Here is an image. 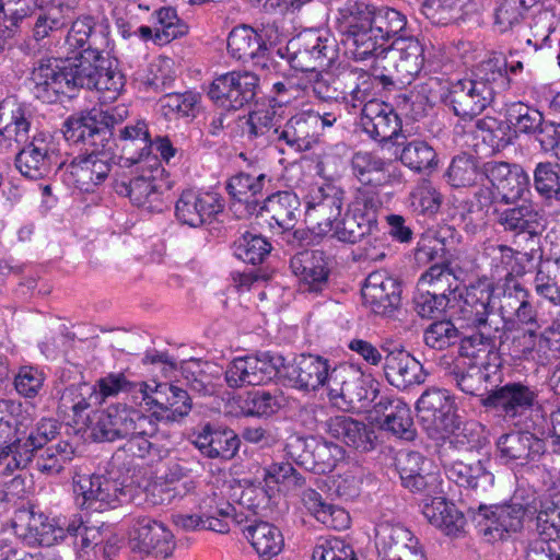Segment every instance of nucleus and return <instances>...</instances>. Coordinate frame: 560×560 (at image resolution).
<instances>
[{
  "label": "nucleus",
  "mask_w": 560,
  "mask_h": 560,
  "mask_svg": "<svg viewBox=\"0 0 560 560\" xmlns=\"http://www.w3.org/2000/svg\"><path fill=\"white\" fill-rule=\"evenodd\" d=\"M330 262L322 249L304 248L291 258L290 267L301 278L303 292L320 293L327 287Z\"/></svg>",
  "instance_id": "obj_25"
},
{
  "label": "nucleus",
  "mask_w": 560,
  "mask_h": 560,
  "mask_svg": "<svg viewBox=\"0 0 560 560\" xmlns=\"http://www.w3.org/2000/svg\"><path fill=\"white\" fill-rule=\"evenodd\" d=\"M416 409L429 434L448 433L456 425L454 400L446 389L428 388L418 399Z\"/></svg>",
  "instance_id": "obj_16"
},
{
  "label": "nucleus",
  "mask_w": 560,
  "mask_h": 560,
  "mask_svg": "<svg viewBox=\"0 0 560 560\" xmlns=\"http://www.w3.org/2000/svg\"><path fill=\"white\" fill-rule=\"evenodd\" d=\"M191 443L207 458L231 460L238 452L241 441L230 428L205 423L190 434Z\"/></svg>",
  "instance_id": "obj_22"
},
{
  "label": "nucleus",
  "mask_w": 560,
  "mask_h": 560,
  "mask_svg": "<svg viewBox=\"0 0 560 560\" xmlns=\"http://www.w3.org/2000/svg\"><path fill=\"white\" fill-rule=\"evenodd\" d=\"M223 207L217 192L186 189L175 205V214L182 223L196 228L211 221Z\"/></svg>",
  "instance_id": "obj_23"
},
{
  "label": "nucleus",
  "mask_w": 560,
  "mask_h": 560,
  "mask_svg": "<svg viewBox=\"0 0 560 560\" xmlns=\"http://www.w3.org/2000/svg\"><path fill=\"white\" fill-rule=\"evenodd\" d=\"M121 119V115L117 118L108 110H92L72 115L65 121L66 140L80 147L69 170L81 190H93L108 177L118 148L113 128Z\"/></svg>",
  "instance_id": "obj_1"
},
{
  "label": "nucleus",
  "mask_w": 560,
  "mask_h": 560,
  "mask_svg": "<svg viewBox=\"0 0 560 560\" xmlns=\"http://www.w3.org/2000/svg\"><path fill=\"white\" fill-rule=\"evenodd\" d=\"M228 50L237 60L248 61L264 57L268 50L262 33L250 26L234 27L228 37Z\"/></svg>",
  "instance_id": "obj_36"
},
{
  "label": "nucleus",
  "mask_w": 560,
  "mask_h": 560,
  "mask_svg": "<svg viewBox=\"0 0 560 560\" xmlns=\"http://www.w3.org/2000/svg\"><path fill=\"white\" fill-rule=\"evenodd\" d=\"M151 23L155 36L159 38L163 35L166 39H175L188 33V25L178 16L173 7H161L154 10Z\"/></svg>",
  "instance_id": "obj_57"
},
{
  "label": "nucleus",
  "mask_w": 560,
  "mask_h": 560,
  "mask_svg": "<svg viewBox=\"0 0 560 560\" xmlns=\"http://www.w3.org/2000/svg\"><path fill=\"white\" fill-rule=\"evenodd\" d=\"M131 488L106 475H79L73 477V493L79 509L104 512L115 509L131 498Z\"/></svg>",
  "instance_id": "obj_10"
},
{
  "label": "nucleus",
  "mask_w": 560,
  "mask_h": 560,
  "mask_svg": "<svg viewBox=\"0 0 560 560\" xmlns=\"http://www.w3.org/2000/svg\"><path fill=\"white\" fill-rule=\"evenodd\" d=\"M373 30L380 39L385 44L393 37L402 32L407 25L406 16L398 10L382 7H375L372 20Z\"/></svg>",
  "instance_id": "obj_56"
},
{
  "label": "nucleus",
  "mask_w": 560,
  "mask_h": 560,
  "mask_svg": "<svg viewBox=\"0 0 560 560\" xmlns=\"http://www.w3.org/2000/svg\"><path fill=\"white\" fill-rule=\"evenodd\" d=\"M361 126L363 130L378 142L394 140V144H401L399 139L401 120L394 108L378 100L365 101L361 110Z\"/></svg>",
  "instance_id": "obj_20"
},
{
  "label": "nucleus",
  "mask_w": 560,
  "mask_h": 560,
  "mask_svg": "<svg viewBox=\"0 0 560 560\" xmlns=\"http://www.w3.org/2000/svg\"><path fill=\"white\" fill-rule=\"evenodd\" d=\"M244 533L261 560H270L279 555L284 546L280 529L268 522L260 521L247 525Z\"/></svg>",
  "instance_id": "obj_41"
},
{
  "label": "nucleus",
  "mask_w": 560,
  "mask_h": 560,
  "mask_svg": "<svg viewBox=\"0 0 560 560\" xmlns=\"http://www.w3.org/2000/svg\"><path fill=\"white\" fill-rule=\"evenodd\" d=\"M375 546L381 560L424 553L418 538L407 527L387 522L376 526Z\"/></svg>",
  "instance_id": "obj_26"
},
{
  "label": "nucleus",
  "mask_w": 560,
  "mask_h": 560,
  "mask_svg": "<svg viewBox=\"0 0 560 560\" xmlns=\"http://www.w3.org/2000/svg\"><path fill=\"white\" fill-rule=\"evenodd\" d=\"M119 141L121 143L122 153H129V144H137L136 152L127 156V161L132 164L140 162L144 156L150 154L151 139L148 127L143 121L120 129Z\"/></svg>",
  "instance_id": "obj_54"
},
{
  "label": "nucleus",
  "mask_w": 560,
  "mask_h": 560,
  "mask_svg": "<svg viewBox=\"0 0 560 560\" xmlns=\"http://www.w3.org/2000/svg\"><path fill=\"white\" fill-rule=\"evenodd\" d=\"M536 351L542 364H551L560 360V313L538 336Z\"/></svg>",
  "instance_id": "obj_64"
},
{
  "label": "nucleus",
  "mask_w": 560,
  "mask_h": 560,
  "mask_svg": "<svg viewBox=\"0 0 560 560\" xmlns=\"http://www.w3.org/2000/svg\"><path fill=\"white\" fill-rule=\"evenodd\" d=\"M302 502L307 511L325 526L343 530L350 526L349 513L338 505L327 503L314 489H305L302 492Z\"/></svg>",
  "instance_id": "obj_37"
},
{
  "label": "nucleus",
  "mask_w": 560,
  "mask_h": 560,
  "mask_svg": "<svg viewBox=\"0 0 560 560\" xmlns=\"http://www.w3.org/2000/svg\"><path fill=\"white\" fill-rule=\"evenodd\" d=\"M61 423L52 418H43L31 429L23 421L14 423L11 438L15 467L25 468L49 442L59 435Z\"/></svg>",
  "instance_id": "obj_14"
},
{
  "label": "nucleus",
  "mask_w": 560,
  "mask_h": 560,
  "mask_svg": "<svg viewBox=\"0 0 560 560\" xmlns=\"http://www.w3.org/2000/svg\"><path fill=\"white\" fill-rule=\"evenodd\" d=\"M508 121L514 128V132L539 136L540 129L547 121L542 114L522 102L512 103L506 109Z\"/></svg>",
  "instance_id": "obj_50"
},
{
  "label": "nucleus",
  "mask_w": 560,
  "mask_h": 560,
  "mask_svg": "<svg viewBox=\"0 0 560 560\" xmlns=\"http://www.w3.org/2000/svg\"><path fill=\"white\" fill-rule=\"evenodd\" d=\"M353 175L360 183L378 187L389 180L388 163L370 152H357L351 159Z\"/></svg>",
  "instance_id": "obj_43"
},
{
  "label": "nucleus",
  "mask_w": 560,
  "mask_h": 560,
  "mask_svg": "<svg viewBox=\"0 0 560 560\" xmlns=\"http://www.w3.org/2000/svg\"><path fill=\"white\" fill-rule=\"evenodd\" d=\"M375 5L364 1H347L338 9V25L342 33H353L372 25Z\"/></svg>",
  "instance_id": "obj_48"
},
{
  "label": "nucleus",
  "mask_w": 560,
  "mask_h": 560,
  "mask_svg": "<svg viewBox=\"0 0 560 560\" xmlns=\"http://www.w3.org/2000/svg\"><path fill=\"white\" fill-rule=\"evenodd\" d=\"M331 370L327 359L319 355L301 354L292 363H283L279 375L283 376L292 387L311 392L317 390L322 386L328 388Z\"/></svg>",
  "instance_id": "obj_19"
},
{
  "label": "nucleus",
  "mask_w": 560,
  "mask_h": 560,
  "mask_svg": "<svg viewBox=\"0 0 560 560\" xmlns=\"http://www.w3.org/2000/svg\"><path fill=\"white\" fill-rule=\"evenodd\" d=\"M424 66V47L418 38L398 36L374 59L375 77L384 86L410 84Z\"/></svg>",
  "instance_id": "obj_6"
},
{
  "label": "nucleus",
  "mask_w": 560,
  "mask_h": 560,
  "mask_svg": "<svg viewBox=\"0 0 560 560\" xmlns=\"http://www.w3.org/2000/svg\"><path fill=\"white\" fill-rule=\"evenodd\" d=\"M311 85L318 101L355 108L365 102L372 89V79L362 68L342 66L316 73Z\"/></svg>",
  "instance_id": "obj_7"
},
{
  "label": "nucleus",
  "mask_w": 560,
  "mask_h": 560,
  "mask_svg": "<svg viewBox=\"0 0 560 560\" xmlns=\"http://www.w3.org/2000/svg\"><path fill=\"white\" fill-rule=\"evenodd\" d=\"M33 93L37 100L52 104L62 96L72 97L79 89L95 90L103 102L115 101L120 91L109 90L105 83L91 72L90 67L78 65L71 58H42L34 66L31 73Z\"/></svg>",
  "instance_id": "obj_3"
},
{
  "label": "nucleus",
  "mask_w": 560,
  "mask_h": 560,
  "mask_svg": "<svg viewBox=\"0 0 560 560\" xmlns=\"http://www.w3.org/2000/svg\"><path fill=\"white\" fill-rule=\"evenodd\" d=\"M538 0H495L493 8V25L500 33L513 31L520 26L526 12Z\"/></svg>",
  "instance_id": "obj_46"
},
{
  "label": "nucleus",
  "mask_w": 560,
  "mask_h": 560,
  "mask_svg": "<svg viewBox=\"0 0 560 560\" xmlns=\"http://www.w3.org/2000/svg\"><path fill=\"white\" fill-rule=\"evenodd\" d=\"M32 114L14 98L0 104V147L15 150V166L30 179L48 176L59 167V155L52 138L44 132L31 137Z\"/></svg>",
  "instance_id": "obj_2"
},
{
  "label": "nucleus",
  "mask_w": 560,
  "mask_h": 560,
  "mask_svg": "<svg viewBox=\"0 0 560 560\" xmlns=\"http://www.w3.org/2000/svg\"><path fill=\"white\" fill-rule=\"evenodd\" d=\"M402 147L399 160L409 170L422 173L434 168L438 164L434 149L423 140L400 141Z\"/></svg>",
  "instance_id": "obj_47"
},
{
  "label": "nucleus",
  "mask_w": 560,
  "mask_h": 560,
  "mask_svg": "<svg viewBox=\"0 0 560 560\" xmlns=\"http://www.w3.org/2000/svg\"><path fill=\"white\" fill-rule=\"evenodd\" d=\"M460 331L448 319L431 323L423 332L424 343L435 350H444L456 345L460 339Z\"/></svg>",
  "instance_id": "obj_61"
},
{
  "label": "nucleus",
  "mask_w": 560,
  "mask_h": 560,
  "mask_svg": "<svg viewBox=\"0 0 560 560\" xmlns=\"http://www.w3.org/2000/svg\"><path fill=\"white\" fill-rule=\"evenodd\" d=\"M525 509L521 504L486 506L480 504L474 521L489 540H501L505 534L516 533L523 527Z\"/></svg>",
  "instance_id": "obj_21"
},
{
  "label": "nucleus",
  "mask_w": 560,
  "mask_h": 560,
  "mask_svg": "<svg viewBox=\"0 0 560 560\" xmlns=\"http://www.w3.org/2000/svg\"><path fill=\"white\" fill-rule=\"evenodd\" d=\"M345 190L334 184L313 185L305 198L306 215L318 225V234L331 230L342 213Z\"/></svg>",
  "instance_id": "obj_17"
},
{
  "label": "nucleus",
  "mask_w": 560,
  "mask_h": 560,
  "mask_svg": "<svg viewBox=\"0 0 560 560\" xmlns=\"http://www.w3.org/2000/svg\"><path fill=\"white\" fill-rule=\"evenodd\" d=\"M422 513L425 518L446 535H456L465 525V517L454 503L443 497H433L430 502L424 500Z\"/></svg>",
  "instance_id": "obj_39"
},
{
  "label": "nucleus",
  "mask_w": 560,
  "mask_h": 560,
  "mask_svg": "<svg viewBox=\"0 0 560 560\" xmlns=\"http://www.w3.org/2000/svg\"><path fill=\"white\" fill-rule=\"evenodd\" d=\"M537 215L538 213L532 205L525 201L515 207L501 206L500 209L494 210V221L505 231H511L515 234L526 233L530 237L538 234L539 223L537 222Z\"/></svg>",
  "instance_id": "obj_38"
},
{
  "label": "nucleus",
  "mask_w": 560,
  "mask_h": 560,
  "mask_svg": "<svg viewBox=\"0 0 560 560\" xmlns=\"http://www.w3.org/2000/svg\"><path fill=\"white\" fill-rule=\"evenodd\" d=\"M474 327L477 329L475 332L468 336L460 335L457 359L489 365L488 355L508 339L509 323L501 315H492L488 323Z\"/></svg>",
  "instance_id": "obj_13"
},
{
  "label": "nucleus",
  "mask_w": 560,
  "mask_h": 560,
  "mask_svg": "<svg viewBox=\"0 0 560 560\" xmlns=\"http://www.w3.org/2000/svg\"><path fill=\"white\" fill-rule=\"evenodd\" d=\"M361 293L364 304L377 315L390 316L400 305V283L384 271L371 272Z\"/></svg>",
  "instance_id": "obj_24"
},
{
  "label": "nucleus",
  "mask_w": 560,
  "mask_h": 560,
  "mask_svg": "<svg viewBox=\"0 0 560 560\" xmlns=\"http://www.w3.org/2000/svg\"><path fill=\"white\" fill-rule=\"evenodd\" d=\"M259 78L249 71H230L213 79L208 88L211 102L224 110H238L255 102Z\"/></svg>",
  "instance_id": "obj_11"
},
{
  "label": "nucleus",
  "mask_w": 560,
  "mask_h": 560,
  "mask_svg": "<svg viewBox=\"0 0 560 560\" xmlns=\"http://www.w3.org/2000/svg\"><path fill=\"white\" fill-rule=\"evenodd\" d=\"M380 384L352 365L340 364L330 371L328 396L345 410L368 409L377 398Z\"/></svg>",
  "instance_id": "obj_8"
},
{
  "label": "nucleus",
  "mask_w": 560,
  "mask_h": 560,
  "mask_svg": "<svg viewBox=\"0 0 560 560\" xmlns=\"http://www.w3.org/2000/svg\"><path fill=\"white\" fill-rule=\"evenodd\" d=\"M281 142L299 151H307L318 143V120L314 110L293 115L281 127Z\"/></svg>",
  "instance_id": "obj_33"
},
{
  "label": "nucleus",
  "mask_w": 560,
  "mask_h": 560,
  "mask_svg": "<svg viewBox=\"0 0 560 560\" xmlns=\"http://www.w3.org/2000/svg\"><path fill=\"white\" fill-rule=\"evenodd\" d=\"M416 257L420 261L431 264L425 276H429L432 280L454 276V270L451 268L452 256L446 247H418Z\"/></svg>",
  "instance_id": "obj_62"
},
{
  "label": "nucleus",
  "mask_w": 560,
  "mask_h": 560,
  "mask_svg": "<svg viewBox=\"0 0 560 560\" xmlns=\"http://www.w3.org/2000/svg\"><path fill=\"white\" fill-rule=\"evenodd\" d=\"M479 170L476 160L468 154L455 156L446 172L447 182L452 187H469L477 183Z\"/></svg>",
  "instance_id": "obj_60"
},
{
  "label": "nucleus",
  "mask_w": 560,
  "mask_h": 560,
  "mask_svg": "<svg viewBox=\"0 0 560 560\" xmlns=\"http://www.w3.org/2000/svg\"><path fill=\"white\" fill-rule=\"evenodd\" d=\"M492 288L490 283L479 282L466 288L465 293L459 295L457 302V314L460 319L470 326H481L488 323L492 315H499L490 306Z\"/></svg>",
  "instance_id": "obj_32"
},
{
  "label": "nucleus",
  "mask_w": 560,
  "mask_h": 560,
  "mask_svg": "<svg viewBox=\"0 0 560 560\" xmlns=\"http://www.w3.org/2000/svg\"><path fill=\"white\" fill-rule=\"evenodd\" d=\"M475 127L477 137H480L492 150L501 151L512 143L513 132L508 119L503 121L486 116L478 119Z\"/></svg>",
  "instance_id": "obj_51"
},
{
  "label": "nucleus",
  "mask_w": 560,
  "mask_h": 560,
  "mask_svg": "<svg viewBox=\"0 0 560 560\" xmlns=\"http://www.w3.org/2000/svg\"><path fill=\"white\" fill-rule=\"evenodd\" d=\"M130 537L137 541L140 551L155 557L167 558L175 548L173 534L162 523L149 516L133 520Z\"/></svg>",
  "instance_id": "obj_27"
},
{
  "label": "nucleus",
  "mask_w": 560,
  "mask_h": 560,
  "mask_svg": "<svg viewBox=\"0 0 560 560\" xmlns=\"http://www.w3.org/2000/svg\"><path fill=\"white\" fill-rule=\"evenodd\" d=\"M489 458L470 463L457 460L448 468V477L459 487L472 490L477 495H488L494 488V474Z\"/></svg>",
  "instance_id": "obj_31"
},
{
  "label": "nucleus",
  "mask_w": 560,
  "mask_h": 560,
  "mask_svg": "<svg viewBox=\"0 0 560 560\" xmlns=\"http://www.w3.org/2000/svg\"><path fill=\"white\" fill-rule=\"evenodd\" d=\"M384 374L387 382L398 389L422 384L427 376L422 364L404 349L387 352L384 359Z\"/></svg>",
  "instance_id": "obj_30"
},
{
  "label": "nucleus",
  "mask_w": 560,
  "mask_h": 560,
  "mask_svg": "<svg viewBox=\"0 0 560 560\" xmlns=\"http://www.w3.org/2000/svg\"><path fill=\"white\" fill-rule=\"evenodd\" d=\"M306 450L313 458L314 469L320 472L331 470L343 457L341 446L324 439L311 438L306 442Z\"/></svg>",
  "instance_id": "obj_59"
},
{
  "label": "nucleus",
  "mask_w": 560,
  "mask_h": 560,
  "mask_svg": "<svg viewBox=\"0 0 560 560\" xmlns=\"http://www.w3.org/2000/svg\"><path fill=\"white\" fill-rule=\"evenodd\" d=\"M495 445L501 459L518 465L537 460L545 453V442L528 430L504 433Z\"/></svg>",
  "instance_id": "obj_28"
},
{
  "label": "nucleus",
  "mask_w": 560,
  "mask_h": 560,
  "mask_svg": "<svg viewBox=\"0 0 560 560\" xmlns=\"http://www.w3.org/2000/svg\"><path fill=\"white\" fill-rule=\"evenodd\" d=\"M26 520V532L24 536L44 547H50L66 537L65 528L50 521L42 512L30 510L24 513Z\"/></svg>",
  "instance_id": "obj_44"
},
{
  "label": "nucleus",
  "mask_w": 560,
  "mask_h": 560,
  "mask_svg": "<svg viewBox=\"0 0 560 560\" xmlns=\"http://www.w3.org/2000/svg\"><path fill=\"white\" fill-rule=\"evenodd\" d=\"M73 446L68 441H60L55 445L47 446L36 457V468L47 476H57L73 459Z\"/></svg>",
  "instance_id": "obj_53"
},
{
  "label": "nucleus",
  "mask_w": 560,
  "mask_h": 560,
  "mask_svg": "<svg viewBox=\"0 0 560 560\" xmlns=\"http://www.w3.org/2000/svg\"><path fill=\"white\" fill-rule=\"evenodd\" d=\"M168 398L167 407L163 411H154L150 415L156 424L159 421L165 423L179 421L188 416L191 410V398L183 388L173 385V390L170 393Z\"/></svg>",
  "instance_id": "obj_63"
},
{
  "label": "nucleus",
  "mask_w": 560,
  "mask_h": 560,
  "mask_svg": "<svg viewBox=\"0 0 560 560\" xmlns=\"http://www.w3.org/2000/svg\"><path fill=\"white\" fill-rule=\"evenodd\" d=\"M281 127L276 126L272 116L268 113H252L246 122V137L255 145L265 147L281 142Z\"/></svg>",
  "instance_id": "obj_52"
},
{
  "label": "nucleus",
  "mask_w": 560,
  "mask_h": 560,
  "mask_svg": "<svg viewBox=\"0 0 560 560\" xmlns=\"http://www.w3.org/2000/svg\"><path fill=\"white\" fill-rule=\"evenodd\" d=\"M538 393L521 382L495 387L481 398V405L494 410L505 421L520 425L537 404Z\"/></svg>",
  "instance_id": "obj_12"
},
{
  "label": "nucleus",
  "mask_w": 560,
  "mask_h": 560,
  "mask_svg": "<svg viewBox=\"0 0 560 560\" xmlns=\"http://www.w3.org/2000/svg\"><path fill=\"white\" fill-rule=\"evenodd\" d=\"M534 186L545 199L560 201V165L551 162L538 163L534 171Z\"/></svg>",
  "instance_id": "obj_58"
},
{
  "label": "nucleus",
  "mask_w": 560,
  "mask_h": 560,
  "mask_svg": "<svg viewBox=\"0 0 560 560\" xmlns=\"http://www.w3.org/2000/svg\"><path fill=\"white\" fill-rule=\"evenodd\" d=\"M300 199L292 191H278L261 200L256 217L269 215L280 228L293 229L300 215Z\"/></svg>",
  "instance_id": "obj_35"
},
{
  "label": "nucleus",
  "mask_w": 560,
  "mask_h": 560,
  "mask_svg": "<svg viewBox=\"0 0 560 560\" xmlns=\"http://www.w3.org/2000/svg\"><path fill=\"white\" fill-rule=\"evenodd\" d=\"M488 366L467 362L466 359H456L450 375L462 392L472 396L479 395L483 384L489 380Z\"/></svg>",
  "instance_id": "obj_45"
},
{
  "label": "nucleus",
  "mask_w": 560,
  "mask_h": 560,
  "mask_svg": "<svg viewBox=\"0 0 560 560\" xmlns=\"http://www.w3.org/2000/svg\"><path fill=\"white\" fill-rule=\"evenodd\" d=\"M65 44L70 51L81 49L72 60L89 66L93 74L110 85L109 90L122 91L125 75L118 69L117 60L104 55L108 47L107 33L104 27L96 25L93 18L77 19L67 32Z\"/></svg>",
  "instance_id": "obj_5"
},
{
  "label": "nucleus",
  "mask_w": 560,
  "mask_h": 560,
  "mask_svg": "<svg viewBox=\"0 0 560 560\" xmlns=\"http://www.w3.org/2000/svg\"><path fill=\"white\" fill-rule=\"evenodd\" d=\"M299 48L292 52L290 63L300 71H315L329 67L339 55L336 39L327 34L310 32L298 38Z\"/></svg>",
  "instance_id": "obj_18"
},
{
  "label": "nucleus",
  "mask_w": 560,
  "mask_h": 560,
  "mask_svg": "<svg viewBox=\"0 0 560 560\" xmlns=\"http://www.w3.org/2000/svg\"><path fill=\"white\" fill-rule=\"evenodd\" d=\"M505 59L493 56L479 62L469 77L451 83L447 103L454 114L474 118L481 114L494 100V95L510 86Z\"/></svg>",
  "instance_id": "obj_4"
},
{
  "label": "nucleus",
  "mask_w": 560,
  "mask_h": 560,
  "mask_svg": "<svg viewBox=\"0 0 560 560\" xmlns=\"http://www.w3.org/2000/svg\"><path fill=\"white\" fill-rule=\"evenodd\" d=\"M114 188L118 195L128 197L138 207L153 208L161 199L160 187L152 177L115 180Z\"/></svg>",
  "instance_id": "obj_42"
},
{
  "label": "nucleus",
  "mask_w": 560,
  "mask_h": 560,
  "mask_svg": "<svg viewBox=\"0 0 560 560\" xmlns=\"http://www.w3.org/2000/svg\"><path fill=\"white\" fill-rule=\"evenodd\" d=\"M536 293L555 306H560V256L544 261L534 280Z\"/></svg>",
  "instance_id": "obj_49"
},
{
  "label": "nucleus",
  "mask_w": 560,
  "mask_h": 560,
  "mask_svg": "<svg viewBox=\"0 0 560 560\" xmlns=\"http://www.w3.org/2000/svg\"><path fill=\"white\" fill-rule=\"evenodd\" d=\"M158 431L152 416L121 405H112L100 411L91 428V434L97 442L126 440L135 434L155 435Z\"/></svg>",
  "instance_id": "obj_9"
},
{
  "label": "nucleus",
  "mask_w": 560,
  "mask_h": 560,
  "mask_svg": "<svg viewBox=\"0 0 560 560\" xmlns=\"http://www.w3.org/2000/svg\"><path fill=\"white\" fill-rule=\"evenodd\" d=\"M96 405H98L96 385L79 383L62 390L57 410L63 417H69L72 412L74 422H78L86 409Z\"/></svg>",
  "instance_id": "obj_40"
},
{
  "label": "nucleus",
  "mask_w": 560,
  "mask_h": 560,
  "mask_svg": "<svg viewBox=\"0 0 560 560\" xmlns=\"http://www.w3.org/2000/svg\"><path fill=\"white\" fill-rule=\"evenodd\" d=\"M281 365L283 358L269 353L236 358L226 368L225 382L231 388L261 385L279 375Z\"/></svg>",
  "instance_id": "obj_15"
},
{
  "label": "nucleus",
  "mask_w": 560,
  "mask_h": 560,
  "mask_svg": "<svg viewBox=\"0 0 560 560\" xmlns=\"http://www.w3.org/2000/svg\"><path fill=\"white\" fill-rule=\"evenodd\" d=\"M373 25L365 30H357L345 36V43L357 60H365L371 56L378 55L377 50L383 49V42L375 34Z\"/></svg>",
  "instance_id": "obj_55"
},
{
  "label": "nucleus",
  "mask_w": 560,
  "mask_h": 560,
  "mask_svg": "<svg viewBox=\"0 0 560 560\" xmlns=\"http://www.w3.org/2000/svg\"><path fill=\"white\" fill-rule=\"evenodd\" d=\"M271 178L264 173L252 174L241 172L232 176L226 183V190L233 199L232 208L238 211L244 207V215H253L258 211L261 201L257 198L270 186ZM238 217H243L241 213Z\"/></svg>",
  "instance_id": "obj_29"
},
{
  "label": "nucleus",
  "mask_w": 560,
  "mask_h": 560,
  "mask_svg": "<svg viewBox=\"0 0 560 560\" xmlns=\"http://www.w3.org/2000/svg\"><path fill=\"white\" fill-rule=\"evenodd\" d=\"M325 432L362 452H369L374 447V431L363 422L347 416L328 418Z\"/></svg>",
  "instance_id": "obj_34"
}]
</instances>
